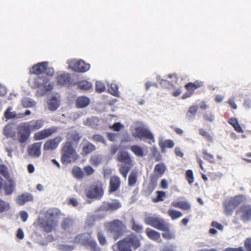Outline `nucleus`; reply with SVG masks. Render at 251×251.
Instances as JSON below:
<instances>
[{"instance_id":"338daca9","label":"nucleus","mask_w":251,"mask_h":251,"mask_svg":"<svg viewBox=\"0 0 251 251\" xmlns=\"http://www.w3.org/2000/svg\"><path fill=\"white\" fill-rule=\"evenodd\" d=\"M244 245L247 251H251V238L246 239Z\"/></svg>"},{"instance_id":"e2e57ef3","label":"nucleus","mask_w":251,"mask_h":251,"mask_svg":"<svg viewBox=\"0 0 251 251\" xmlns=\"http://www.w3.org/2000/svg\"><path fill=\"white\" fill-rule=\"evenodd\" d=\"M245 200V197L243 196H235L233 199V204H241Z\"/></svg>"},{"instance_id":"72a5a7b5","label":"nucleus","mask_w":251,"mask_h":251,"mask_svg":"<svg viewBox=\"0 0 251 251\" xmlns=\"http://www.w3.org/2000/svg\"><path fill=\"white\" fill-rule=\"evenodd\" d=\"M99 120L97 118L92 117L88 118L84 122V124L86 126H89L93 128H97Z\"/></svg>"},{"instance_id":"49530a36","label":"nucleus","mask_w":251,"mask_h":251,"mask_svg":"<svg viewBox=\"0 0 251 251\" xmlns=\"http://www.w3.org/2000/svg\"><path fill=\"white\" fill-rule=\"evenodd\" d=\"M168 214L173 220H175L182 216V214L180 212L173 209H170L168 211Z\"/></svg>"},{"instance_id":"aec40b11","label":"nucleus","mask_w":251,"mask_h":251,"mask_svg":"<svg viewBox=\"0 0 251 251\" xmlns=\"http://www.w3.org/2000/svg\"><path fill=\"white\" fill-rule=\"evenodd\" d=\"M121 186L120 178L117 176H112L109 180L108 192L110 194L118 190Z\"/></svg>"},{"instance_id":"dca6fc26","label":"nucleus","mask_w":251,"mask_h":251,"mask_svg":"<svg viewBox=\"0 0 251 251\" xmlns=\"http://www.w3.org/2000/svg\"><path fill=\"white\" fill-rule=\"evenodd\" d=\"M166 171V167L163 163L157 164L154 168L153 174L150 176L151 181L156 183L158 179L161 177Z\"/></svg>"},{"instance_id":"864d4df0","label":"nucleus","mask_w":251,"mask_h":251,"mask_svg":"<svg viewBox=\"0 0 251 251\" xmlns=\"http://www.w3.org/2000/svg\"><path fill=\"white\" fill-rule=\"evenodd\" d=\"M198 110V106L196 105L191 106L188 111L187 114V116L189 117L195 116Z\"/></svg>"},{"instance_id":"774afa93","label":"nucleus","mask_w":251,"mask_h":251,"mask_svg":"<svg viewBox=\"0 0 251 251\" xmlns=\"http://www.w3.org/2000/svg\"><path fill=\"white\" fill-rule=\"evenodd\" d=\"M224 251H244V250L242 247H240L238 248H227Z\"/></svg>"},{"instance_id":"a18cd8bd","label":"nucleus","mask_w":251,"mask_h":251,"mask_svg":"<svg viewBox=\"0 0 251 251\" xmlns=\"http://www.w3.org/2000/svg\"><path fill=\"white\" fill-rule=\"evenodd\" d=\"M200 134L205 138L208 142H212L213 141L212 136L204 129H199Z\"/></svg>"},{"instance_id":"09e8293b","label":"nucleus","mask_w":251,"mask_h":251,"mask_svg":"<svg viewBox=\"0 0 251 251\" xmlns=\"http://www.w3.org/2000/svg\"><path fill=\"white\" fill-rule=\"evenodd\" d=\"M11 108L9 107L7 110L4 113L5 118L7 119H11L13 118H19L18 117V115H17L16 113L14 111L11 112L10 111Z\"/></svg>"},{"instance_id":"393cba45","label":"nucleus","mask_w":251,"mask_h":251,"mask_svg":"<svg viewBox=\"0 0 251 251\" xmlns=\"http://www.w3.org/2000/svg\"><path fill=\"white\" fill-rule=\"evenodd\" d=\"M76 106L77 108L86 107L90 103V99L85 96L79 97L76 100Z\"/></svg>"},{"instance_id":"b1692460","label":"nucleus","mask_w":251,"mask_h":251,"mask_svg":"<svg viewBox=\"0 0 251 251\" xmlns=\"http://www.w3.org/2000/svg\"><path fill=\"white\" fill-rule=\"evenodd\" d=\"M146 233L147 236L151 240L161 242L162 241L160 238V234L159 232L151 229L150 228H147L146 229Z\"/></svg>"},{"instance_id":"69168bd1","label":"nucleus","mask_w":251,"mask_h":251,"mask_svg":"<svg viewBox=\"0 0 251 251\" xmlns=\"http://www.w3.org/2000/svg\"><path fill=\"white\" fill-rule=\"evenodd\" d=\"M123 127V125L120 123L117 122L114 123L112 126L110 127L112 128L113 130L115 131H119L121 128Z\"/></svg>"},{"instance_id":"0eeeda50","label":"nucleus","mask_w":251,"mask_h":251,"mask_svg":"<svg viewBox=\"0 0 251 251\" xmlns=\"http://www.w3.org/2000/svg\"><path fill=\"white\" fill-rule=\"evenodd\" d=\"M104 226L107 230L112 234L115 240L123 234V230L126 228V226L118 220L105 223Z\"/></svg>"},{"instance_id":"6ab92c4d","label":"nucleus","mask_w":251,"mask_h":251,"mask_svg":"<svg viewBox=\"0 0 251 251\" xmlns=\"http://www.w3.org/2000/svg\"><path fill=\"white\" fill-rule=\"evenodd\" d=\"M42 142H37L29 146L27 149L28 154L32 157H38L41 155Z\"/></svg>"},{"instance_id":"f704fd0d","label":"nucleus","mask_w":251,"mask_h":251,"mask_svg":"<svg viewBox=\"0 0 251 251\" xmlns=\"http://www.w3.org/2000/svg\"><path fill=\"white\" fill-rule=\"evenodd\" d=\"M228 123L234 127L237 132L239 133H243L244 132L236 118L234 117L230 118L228 120Z\"/></svg>"},{"instance_id":"f03ea898","label":"nucleus","mask_w":251,"mask_h":251,"mask_svg":"<svg viewBox=\"0 0 251 251\" xmlns=\"http://www.w3.org/2000/svg\"><path fill=\"white\" fill-rule=\"evenodd\" d=\"M140 246V242L138 238L131 234L119 241L112 248L114 251H131V248L136 250Z\"/></svg>"},{"instance_id":"3c124183","label":"nucleus","mask_w":251,"mask_h":251,"mask_svg":"<svg viewBox=\"0 0 251 251\" xmlns=\"http://www.w3.org/2000/svg\"><path fill=\"white\" fill-rule=\"evenodd\" d=\"M186 179L189 184H192L194 181V177L193 171L191 170H188L185 173Z\"/></svg>"},{"instance_id":"6e6d98bb","label":"nucleus","mask_w":251,"mask_h":251,"mask_svg":"<svg viewBox=\"0 0 251 251\" xmlns=\"http://www.w3.org/2000/svg\"><path fill=\"white\" fill-rule=\"evenodd\" d=\"M105 87L101 82L97 81L96 83V91L98 93H101L105 91Z\"/></svg>"},{"instance_id":"79ce46f5","label":"nucleus","mask_w":251,"mask_h":251,"mask_svg":"<svg viewBox=\"0 0 251 251\" xmlns=\"http://www.w3.org/2000/svg\"><path fill=\"white\" fill-rule=\"evenodd\" d=\"M72 173L74 176L77 178L80 179L84 176L83 172L78 166H75L72 169Z\"/></svg>"},{"instance_id":"37998d69","label":"nucleus","mask_w":251,"mask_h":251,"mask_svg":"<svg viewBox=\"0 0 251 251\" xmlns=\"http://www.w3.org/2000/svg\"><path fill=\"white\" fill-rule=\"evenodd\" d=\"M22 103L23 107L25 108L33 107L36 104L33 100L27 98H25L22 100Z\"/></svg>"},{"instance_id":"f3484780","label":"nucleus","mask_w":251,"mask_h":251,"mask_svg":"<svg viewBox=\"0 0 251 251\" xmlns=\"http://www.w3.org/2000/svg\"><path fill=\"white\" fill-rule=\"evenodd\" d=\"M62 141V138L58 136L54 138L47 140L44 144L43 150L45 151L55 150Z\"/></svg>"},{"instance_id":"a19ab883","label":"nucleus","mask_w":251,"mask_h":251,"mask_svg":"<svg viewBox=\"0 0 251 251\" xmlns=\"http://www.w3.org/2000/svg\"><path fill=\"white\" fill-rule=\"evenodd\" d=\"M203 155V159L211 164L215 163V160L213 155L209 153L206 150H203L202 151Z\"/></svg>"},{"instance_id":"c756f323","label":"nucleus","mask_w":251,"mask_h":251,"mask_svg":"<svg viewBox=\"0 0 251 251\" xmlns=\"http://www.w3.org/2000/svg\"><path fill=\"white\" fill-rule=\"evenodd\" d=\"M3 135L7 138H14L15 137V132L13 130L12 125H6L3 130Z\"/></svg>"},{"instance_id":"423d86ee","label":"nucleus","mask_w":251,"mask_h":251,"mask_svg":"<svg viewBox=\"0 0 251 251\" xmlns=\"http://www.w3.org/2000/svg\"><path fill=\"white\" fill-rule=\"evenodd\" d=\"M103 184L102 181L94 182L86 191V196L88 199L100 200L104 194Z\"/></svg>"},{"instance_id":"4be33fe9","label":"nucleus","mask_w":251,"mask_h":251,"mask_svg":"<svg viewBox=\"0 0 251 251\" xmlns=\"http://www.w3.org/2000/svg\"><path fill=\"white\" fill-rule=\"evenodd\" d=\"M163 227V229L160 230L164 231V232L162 233V237L167 240L175 239L176 237V232L171 230L167 223H166Z\"/></svg>"},{"instance_id":"4468645a","label":"nucleus","mask_w":251,"mask_h":251,"mask_svg":"<svg viewBox=\"0 0 251 251\" xmlns=\"http://www.w3.org/2000/svg\"><path fill=\"white\" fill-rule=\"evenodd\" d=\"M57 131L58 128L55 126L45 128L34 133L33 139L35 141L42 140L50 137L53 134L57 132Z\"/></svg>"},{"instance_id":"680f3d73","label":"nucleus","mask_w":251,"mask_h":251,"mask_svg":"<svg viewBox=\"0 0 251 251\" xmlns=\"http://www.w3.org/2000/svg\"><path fill=\"white\" fill-rule=\"evenodd\" d=\"M157 196L155 199V202H158L159 201H162L163 200V198L165 196V192L163 191H157Z\"/></svg>"},{"instance_id":"a211bd4d","label":"nucleus","mask_w":251,"mask_h":251,"mask_svg":"<svg viewBox=\"0 0 251 251\" xmlns=\"http://www.w3.org/2000/svg\"><path fill=\"white\" fill-rule=\"evenodd\" d=\"M75 241L78 243L88 245L89 246H95V241L88 233H84L77 235L75 239Z\"/></svg>"},{"instance_id":"7ed1b4c3","label":"nucleus","mask_w":251,"mask_h":251,"mask_svg":"<svg viewBox=\"0 0 251 251\" xmlns=\"http://www.w3.org/2000/svg\"><path fill=\"white\" fill-rule=\"evenodd\" d=\"M60 211L57 208L48 210L45 213V222L42 227L47 232L52 231L57 226L59 216L61 215Z\"/></svg>"},{"instance_id":"bb28decb","label":"nucleus","mask_w":251,"mask_h":251,"mask_svg":"<svg viewBox=\"0 0 251 251\" xmlns=\"http://www.w3.org/2000/svg\"><path fill=\"white\" fill-rule=\"evenodd\" d=\"M158 145L161 149V151L164 152L166 148H172L175 146L174 141L172 140L167 139L165 141H159Z\"/></svg>"},{"instance_id":"f8f14e48","label":"nucleus","mask_w":251,"mask_h":251,"mask_svg":"<svg viewBox=\"0 0 251 251\" xmlns=\"http://www.w3.org/2000/svg\"><path fill=\"white\" fill-rule=\"evenodd\" d=\"M68 64L70 69L77 72L84 73L88 71L90 68L89 64L85 63L82 60H71L68 61Z\"/></svg>"},{"instance_id":"412c9836","label":"nucleus","mask_w":251,"mask_h":251,"mask_svg":"<svg viewBox=\"0 0 251 251\" xmlns=\"http://www.w3.org/2000/svg\"><path fill=\"white\" fill-rule=\"evenodd\" d=\"M25 123L31 132L40 129L45 124V121L42 119L33 120Z\"/></svg>"},{"instance_id":"4d7b16f0","label":"nucleus","mask_w":251,"mask_h":251,"mask_svg":"<svg viewBox=\"0 0 251 251\" xmlns=\"http://www.w3.org/2000/svg\"><path fill=\"white\" fill-rule=\"evenodd\" d=\"M161 251H177L176 246L174 244L164 246Z\"/></svg>"},{"instance_id":"20e7f679","label":"nucleus","mask_w":251,"mask_h":251,"mask_svg":"<svg viewBox=\"0 0 251 251\" xmlns=\"http://www.w3.org/2000/svg\"><path fill=\"white\" fill-rule=\"evenodd\" d=\"M117 158V160L122 164L119 168V172L125 178H126L128 172L133 166L132 158L126 151H119Z\"/></svg>"},{"instance_id":"9b49d317","label":"nucleus","mask_w":251,"mask_h":251,"mask_svg":"<svg viewBox=\"0 0 251 251\" xmlns=\"http://www.w3.org/2000/svg\"><path fill=\"white\" fill-rule=\"evenodd\" d=\"M53 83L49 82V79L45 76L38 75L33 82V87L34 88H42L45 91H51L53 88Z\"/></svg>"},{"instance_id":"2f4dec72","label":"nucleus","mask_w":251,"mask_h":251,"mask_svg":"<svg viewBox=\"0 0 251 251\" xmlns=\"http://www.w3.org/2000/svg\"><path fill=\"white\" fill-rule=\"evenodd\" d=\"M48 108L50 111H55L59 106V100L55 97L51 98L48 102Z\"/></svg>"},{"instance_id":"7c9ffc66","label":"nucleus","mask_w":251,"mask_h":251,"mask_svg":"<svg viewBox=\"0 0 251 251\" xmlns=\"http://www.w3.org/2000/svg\"><path fill=\"white\" fill-rule=\"evenodd\" d=\"M33 200V197L31 194L25 193L18 196L17 202L18 203H24L27 202L32 201Z\"/></svg>"},{"instance_id":"c03bdc74","label":"nucleus","mask_w":251,"mask_h":251,"mask_svg":"<svg viewBox=\"0 0 251 251\" xmlns=\"http://www.w3.org/2000/svg\"><path fill=\"white\" fill-rule=\"evenodd\" d=\"M109 92L113 96L118 97L119 96L118 86L115 83H111L108 88Z\"/></svg>"},{"instance_id":"de8ad7c7","label":"nucleus","mask_w":251,"mask_h":251,"mask_svg":"<svg viewBox=\"0 0 251 251\" xmlns=\"http://www.w3.org/2000/svg\"><path fill=\"white\" fill-rule=\"evenodd\" d=\"M90 162L91 165L98 166L101 162V158L99 155H93L90 158Z\"/></svg>"},{"instance_id":"6e6552de","label":"nucleus","mask_w":251,"mask_h":251,"mask_svg":"<svg viewBox=\"0 0 251 251\" xmlns=\"http://www.w3.org/2000/svg\"><path fill=\"white\" fill-rule=\"evenodd\" d=\"M48 65L49 63L47 61L38 63L30 69L29 73L37 75L45 73L49 76H52L54 74V69L52 68H49Z\"/></svg>"},{"instance_id":"39448f33","label":"nucleus","mask_w":251,"mask_h":251,"mask_svg":"<svg viewBox=\"0 0 251 251\" xmlns=\"http://www.w3.org/2000/svg\"><path fill=\"white\" fill-rule=\"evenodd\" d=\"M61 152V161L63 164L71 163L78 158V155L70 142H66L64 144Z\"/></svg>"},{"instance_id":"473e14b6","label":"nucleus","mask_w":251,"mask_h":251,"mask_svg":"<svg viewBox=\"0 0 251 251\" xmlns=\"http://www.w3.org/2000/svg\"><path fill=\"white\" fill-rule=\"evenodd\" d=\"M81 138V136L76 130L70 131L67 134V138L72 142H78Z\"/></svg>"},{"instance_id":"5701e85b","label":"nucleus","mask_w":251,"mask_h":251,"mask_svg":"<svg viewBox=\"0 0 251 251\" xmlns=\"http://www.w3.org/2000/svg\"><path fill=\"white\" fill-rule=\"evenodd\" d=\"M204 83L201 80H196L194 82H188L185 85V88L188 91L193 92L197 89L200 88L203 86Z\"/></svg>"},{"instance_id":"0e129e2a","label":"nucleus","mask_w":251,"mask_h":251,"mask_svg":"<svg viewBox=\"0 0 251 251\" xmlns=\"http://www.w3.org/2000/svg\"><path fill=\"white\" fill-rule=\"evenodd\" d=\"M98 238L99 239L100 243L101 245H104L106 244V239L105 238V236L102 233H101L100 232H98Z\"/></svg>"},{"instance_id":"13d9d810","label":"nucleus","mask_w":251,"mask_h":251,"mask_svg":"<svg viewBox=\"0 0 251 251\" xmlns=\"http://www.w3.org/2000/svg\"><path fill=\"white\" fill-rule=\"evenodd\" d=\"M84 173L86 176H91L95 172V170L90 165H87L83 168Z\"/></svg>"},{"instance_id":"a878e982","label":"nucleus","mask_w":251,"mask_h":251,"mask_svg":"<svg viewBox=\"0 0 251 251\" xmlns=\"http://www.w3.org/2000/svg\"><path fill=\"white\" fill-rule=\"evenodd\" d=\"M96 149V146L92 143L87 142L83 147L81 154L83 156H86L90 154Z\"/></svg>"},{"instance_id":"bf43d9fd","label":"nucleus","mask_w":251,"mask_h":251,"mask_svg":"<svg viewBox=\"0 0 251 251\" xmlns=\"http://www.w3.org/2000/svg\"><path fill=\"white\" fill-rule=\"evenodd\" d=\"M92 139L94 141L104 143L105 141L103 137L100 134H94L92 137Z\"/></svg>"},{"instance_id":"5fc2aeb1","label":"nucleus","mask_w":251,"mask_h":251,"mask_svg":"<svg viewBox=\"0 0 251 251\" xmlns=\"http://www.w3.org/2000/svg\"><path fill=\"white\" fill-rule=\"evenodd\" d=\"M204 121L208 122H213L215 120V116L212 113H205L203 115Z\"/></svg>"},{"instance_id":"c85d7f7f","label":"nucleus","mask_w":251,"mask_h":251,"mask_svg":"<svg viewBox=\"0 0 251 251\" xmlns=\"http://www.w3.org/2000/svg\"><path fill=\"white\" fill-rule=\"evenodd\" d=\"M3 188L7 195H10L15 188V184L13 180L9 179L3 184Z\"/></svg>"},{"instance_id":"603ef678","label":"nucleus","mask_w":251,"mask_h":251,"mask_svg":"<svg viewBox=\"0 0 251 251\" xmlns=\"http://www.w3.org/2000/svg\"><path fill=\"white\" fill-rule=\"evenodd\" d=\"M151 153L156 162L161 160V155L156 148L154 147L152 149Z\"/></svg>"},{"instance_id":"cd10ccee","label":"nucleus","mask_w":251,"mask_h":251,"mask_svg":"<svg viewBox=\"0 0 251 251\" xmlns=\"http://www.w3.org/2000/svg\"><path fill=\"white\" fill-rule=\"evenodd\" d=\"M242 218L244 222L251 220V208L249 205H245L241 211Z\"/></svg>"},{"instance_id":"c9c22d12","label":"nucleus","mask_w":251,"mask_h":251,"mask_svg":"<svg viewBox=\"0 0 251 251\" xmlns=\"http://www.w3.org/2000/svg\"><path fill=\"white\" fill-rule=\"evenodd\" d=\"M74 224L73 220L69 218H65L62 223L61 226L63 229L70 231Z\"/></svg>"},{"instance_id":"052dcab7","label":"nucleus","mask_w":251,"mask_h":251,"mask_svg":"<svg viewBox=\"0 0 251 251\" xmlns=\"http://www.w3.org/2000/svg\"><path fill=\"white\" fill-rule=\"evenodd\" d=\"M235 208V205H225V211L226 215H230L232 214Z\"/></svg>"},{"instance_id":"2eb2a0df","label":"nucleus","mask_w":251,"mask_h":251,"mask_svg":"<svg viewBox=\"0 0 251 251\" xmlns=\"http://www.w3.org/2000/svg\"><path fill=\"white\" fill-rule=\"evenodd\" d=\"M56 82L58 84L65 87L76 84V82H73V80L69 73H64L58 75L56 77Z\"/></svg>"},{"instance_id":"1a4fd4ad","label":"nucleus","mask_w":251,"mask_h":251,"mask_svg":"<svg viewBox=\"0 0 251 251\" xmlns=\"http://www.w3.org/2000/svg\"><path fill=\"white\" fill-rule=\"evenodd\" d=\"M134 130V132L132 133V136L135 138H138L140 140H148V143L150 144L154 142L153 134L145 126L136 127Z\"/></svg>"},{"instance_id":"58836bf2","label":"nucleus","mask_w":251,"mask_h":251,"mask_svg":"<svg viewBox=\"0 0 251 251\" xmlns=\"http://www.w3.org/2000/svg\"><path fill=\"white\" fill-rule=\"evenodd\" d=\"M130 226L131 229L138 233H142L143 231V226L135 222L133 218L130 220Z\"/></svg>"},{"instance_id":"9d476101","label":"nucleus","mask_w":251,"mask_h":251,"mask_svg":"<svg viewBox=\"0 0 251 251\" xmlns=\"http://www.w3.org/2000/svg\"><path fill=\"white\" fill-rule=\"evenodd\" d=\"M144 222L147 225L158 230L163 229V226L167 223L164 219L156 215H149L145 218Z\"/></svg>"},{"instance_id":"f257e3e1","label":"nucleus","mask_w":251,"mask_h":251,"mask_svg":"<svg viewBox=\"0 0 251 251\" xmlns=\"http://www.w3.org/2000/svg\"><path fill=\"white\" fill-rule=\"evenodd\" d=\"M120 207V205H101L99 209L97 210L93 215L90 216L86 221V224L92 226L96 221L100 220L104 218L108 213L117 210Z\"/></svg>"},{"instance_id":"8fccbe9b","label":"nucleus","mask_w":251,"mask_h":251,"mask_svg":"<svg viewBox=\"0 0 251 251\" xmlns=\"http://www.w3.org/2000/svg\"><path fill=\"white\" fill-rule=\"evenodd\" d=\"M0 174L6 179L10 177L7 168L4 165H0Z\"/></svg>"},{"instance_id":"ddd939ff","label":"nucleus","mask_w":251,"mask_h":251,"mask_svg":"<svg viewBox=\"0 0 251 251\" xmlns=\"http://www.w3.org/2000/svg\"><path fill=\"white\" fill-rule=\"evenodd\" d=\"M18 140L20 143H25L29 138L31 132L25 123H21L17 127Z\"/></svg>"},{"instance_id":"e433bc0d","label":"nucleus","mask_w":251,"mask_h":251,"mask_svg":"<svg viewBox=\"0 0 251 251\" xmlns=\"http://www.w3.org/2000/svg\"><path fill=\"white\" fill-rule=\"evenodd\" d=\"M77 87L81 90H88L92 87V84L91 82L86 80H81L76 83Z\"/></svg>"},{"instance_id":"4c0bfd02","label":"nucleus","mask_w":251,"mask_h":251,"mask_svg":"<svg viewBox=\"0 0 251 251\" xmlns=\"http://www.w3.org/2000/svg\"><path fill=\"white\" fill-rule=\"evenodd\" d=\"M130 150L137 156L143 157L145 155L143 149L138 145L131 146Z\"/></svg>"},{"instance_id":"ea45409f","label":"nucleus","mask_w":251,"mask_h":251,"mask_svg":"<svg viewBox=\"0 0 251 251\" xmlns=\"http://www.w3.org/2000/svg\"><path fill=\"white\" fill-rule=\"evenodd\" d=\"M137 172L132 171L130 173L128 179V185L129 186H134L137 182Z\"/></svg>"}]
</instances>
